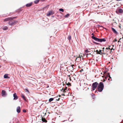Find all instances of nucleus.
I'll use <instances>...</instances> for the list:
<instances>
[{
    "label": "nucleus",
    "mask_w": 123,
    "mask_h": 123,
    "mask_svg": "<svg viewBox=\"0 0 123 123\" xmlns=\"http://www.w3.org/2000/svg\"><path fill=\"white\" fill-rule=\"evenodd\" d=\"M104 85L102 82H100L98 85L97 89L99 92H101L104 89Z\"/></svg>",
    "instance_id": "obj_1"
},
{
    "label": "nucleus",
    "mask_w": 123,
    "mask_h": 123,
    "mask_svg": "<svg viewBox=\"0 0 123 123\" xmlns=\"http://www.w3.org/2000/svg\"><path fill=\"white\" fill-rule=\"evenodd\" d=\"M92 38L96 41L100 42H105L106 41V39L105 38H98L95 37L93 36H92Z\"/></svg>",
    "instance_id": "obj_2"
},
{
    "label": "nucleus",
    "mask_w": 123,
    "mask_h": 123,
    "mask_svg": "<svg viewBox=\"0 0 123 123\" xmlns=\"http://www.w3.org/2000/svg\"><path fill=\"white\" fill-rule=\"evenodd\" d=\"M18 21H17L13 20H11L9 21L8 24L11 26H13L17 23Z\"/></svg>",
    "instance_id": "obj_3"
},
{
    "label": "nucleus",
    "mask_w": 123,
    "mask_h": 123,
    "mask_svg": "<svg viewBox=\"0 0 123 123\" xmlns=\"http://www.w3.org/2000/svg\"><path fill=\"white\" fill-rule=\"evenodd\" d=\"M98 84L97 82H95L93 83L92 85V90H94L98 86Z\"/></svg>",
    "instance_id": "obj_4"
},
{
    "label": "nucleus",
    "mask_w": 123,
    "mask_h": 123,
    "mask_svg": "<svg viewBox=\"0 0 123 123\" xmlns=\"http://www.w3.org/2000/svg\"><path fill=\"white\" fill-rule=\"evenodd\" d=\"M123 12V10L119 8L117 9L116 11V12L118 14H119L122 13Z\"/></svg>",
    "instance_id": "obj_5"
},
{
    "label": "nucleus",
    "mask_w": 123,
    "mask_h": 123,
    "mask_svg": "<svg viewBox=\"0 0 123 123\" xmlns=\"http://www.w3.org/2000/svg\"><path fill=\"white\" fill-rule=\"evenodd\" d=\"M17 17H15L10 18H8L4 19V21L6 22L10 20H13L16 18Z\"/></svg>",
    "instance_id": "obj_6"
},
{
    "label": "nucleus",
    "mask_w": 123,
    "mask_h": 123,
    "mask_svg": "<svg viewBox=\"0 0 123 123\" xmlns=\"http://www.w3.org/2000/svg\"><path fill=\"white\" fill-rule=\"evenodd\" d=\"M2 96L3 97H5L7 95V93L5 91L2 90L1 92Z\"/></svg>",
    "instance_id": "obj_7"
},
{
    "label": "nucleus",
    "mask_w": 123,
    "mask_h": 123,
    "mask_svg": "<svg viewBox=\"0 0 123 123\" xmlns=\"http://www.w3.org/2000/svg\"><path fill=\"white\" fill-rule=\"evenodd\" d=\"M80 55H79L78 57L77 56L76 58V60L77 62H80L81 60V57Z\"/></svg>",
    "instance_id": "obj_8"
},
{
    "label": "nucleus",
    "mask_w": 123,
    "mask_h": 123,
    "mask_svg": "<svg viewBox=\"0 0 123 123\" xmlns=\"http://www.w3.org/2000/svg\"><path fill=\"white\" fill-rule=\"evenodd\" d=\"M54 14V12L52 11H49L48 12V13L47 14V16H49L50 15H53Z\"/></svg>",
    "instance_id": "obj_9"
},
{
    "label": "nucleus",
    "mask_w": 123,
    "mask_h": 123,
    "mask_svg": "<svg viewBox=\"0 0 123 123\" xmlns=\"http://www.w3.org/2000/svg\"><path fill=\"white\" fill-rule=\"evenodd\" d=\"M32 4H33V3L32 2H31V3H29L26 4L25 5V6L27 7H30L32 5Z\"/></svg>",
    "instance_id": "obj_10"
},
{
    "label": "nucleus",
    "mask_w": 123,
    "mask_h": 123,
    "mask_svg": "<svg viewBox=\"0 0 123 123\" xmlns=\"http://www.w3.org/2000/svg\"><path fill=\"white\" fill-rule=\"evenodd\" d=\"M104 53H102V50H100L99 51V52L98 53V54L102 55L103 54H106V52H104Z\"/></svg>",
    "instance_id": "obj_11"
},
{
    "label": "nucleus",
    "mask_w": 123,
    "mask_h": 123,
    "mask_svg": "<svg viewBox=\"0 0 123 123\" xmlns=\"http://www.w3.org/2000/svg\"><path fill=\"white\" fill-rule=\"evenodd\" d=\"M16 111L18 113H19L20 112L21 109L20 106H18L17 107Z\"/></svg>",
    "instance_id": "obj_12"
},
{
    "label": "nucleus",
    "mask_w": 123,
    "mask_h": 123,
    "mask_svg": "<svg viewBox=\"0 0 123 123\" xmlns=\"http://www.w3.org/2000/svg\"><path fill=\"white\" fill-rule=\"evenodd\" d=\"M13 96L14 97V99H17L18 98V97L16 93H15L14 94Z\"/></svg>",
    "instance_id": "obj_13"
},
{
    "label": "nucleus",
    "mask_w": 123,
    "mask_h": 123,
    "mask_svg": "<svg viewBox=\"0 0 123 123\" xmlns=\"http://www.w3.org/2000/svg\"><path fill=\"white\" fill-rule=\"evenodd\" d=\"M41 119L42 121L44 122H47V121L45 118H43V117H42Z\"/></svg>",
    "instance_id": "obj_14"
},
{
    "label": "nucleus",
    "mask_w": 123,
    "mask_h": 123,
    "mask_svg": "<svg viewBox=\"0 0 123 123\" xmlns=\"http://www.w3.org/2000/svg\"><path fill=\"white\" fill-rule=\"evenodd\" d=\"M4 78L5 79H9L10 78V77L8 76L7 74H6L4 75Z\"/></svg>",
    "instance_id": "obj_15"
},
{
    "label": "nucleus",
    "mask_w": 123,
    "mask_h": 123,
    "mask_svg": "<svg viewBox=\"0 0 123 123\" xmlns=\"http://www.w3.org/2000/svg\"><path fill=\"white\" fill-rule=\"evenodd\" d=\"M21 97L23 99L25 100V101L26 100L25 97L24 96V95L22 94H21Z\"/></svg>",
    "instance_id": "obj_16"
},
{
    "label": "nucleus",
    "mask_w": 123,
    "mask_h": 123,
    "mask_svg": "<svg viewBox=\"0 0 123 123\" xmlns=\"http://www.w3.org/2000/svg\"><path fill=\"white\" fill-rule=\"evenodd\" d=\"M109 48H108V49H110L111 50V52H113L112 51V50H114V49H113V48H112V47L111 48V46H110L109 47Z\"/></svg>",
    "instance_id": "obj_17"
},
{
    "label": "nucleus",
    "mask_w": 123,
    "mask_h": 123,
    "mask_svg": "<svg viewBox=\"0 0 123 123\" xmlns=\"http://www.w3.org/2000/svg\"><path fill=\"white\" fill-rule=\"evenodd\" d=\"M8 28L6 26H5L3 27V29L4 30H7Z\"/></svg>",
    "instance_id": "obj_18"
},
{
    "label": "nucleus",
    "mask_w": 123,
    "mask_h": 123,
    "mask_svg": "<svg viewBox=\"0 0 123 123\" xmlns=\"http://www.w3.org/2000/svg\"><path fill=\"white\" fill-rule=\"evenodd\" d=\"M68 39L70 41L71 40V37L70 35H69L68 37Z\"/></svg>",
    "instance_id": "obj_19"
},
{
    "label": "nucleus",
    "mask_w": 123,
    "mask_h": 123,
    "mask_svg": "<svg viewBox=\"0 0 123 123\" xmlns=\"http://www.w3.org/2000/svg\"><path fill=\"white\" fill-rule=\"evenodd\" d=\"M54 98L57 101H59L60 100V98H58V96L55 97Z\"/></svg>",
    "instance_id": "obj_20"
},
{
    "label": "nucleus",
    "mask_w": 123,
    "mask_h": 123,
    "mask_svg": "<svg viewBox=\"0 0 123 123\" xmlns=\"http://www.w3.org/2000/svg\"><path fill=\"white\" fill-rule=\"evenodd\" d=\"M22 10V9L21 8H20L18 9L17 11V12L19 13Z\"/></svg>",
    "instance_id": "obj_21"
},
{
    "label": "nucleus",
    "mask_w": 123,
    "mask_h": 123,
    "mask_svg": "<svg viewBox=\"0 0 123 123\" xmlns=\"http://www.w3.org/2000/svg\"><path fill=\"white\" fill-rule=\"evenodd\" d=\"M39 0H36L34 1V3L36 4H37L39 2Z\"/></svg>",
    "instance_id": "obj_22"
},
{
    "label": "nucleus",
    "mask_w": 123,
    "mask_h": 123,
    "mask_svg": "<svg viewBox=\"0 0 123 123\" xmlns=\"http://www.w3.org/2000/svg\"><path fill=\"white\" fill-rule=\"evenodd\" d=\"M70 15V14H68L67 15H66L64 16V17L65 18H68Z\"/></svg>",
    "instance_id": "obj_23"
},
{
    "label": "nucleus",
    "mask_w": 123,
    "mask_h": 123,
    "mask_svg": "<svg viewBox=\"0 0 123 123\" xmlns=\"http://www.w3.org/2000/svg\"><path fill=\"white\" fill-rule=\"evenodd\" d=\"M54 99V98H50L49 100V102H51Z\"/></svg>",
    "instance_id": "obj_24"
},
{
    "label": "nucleus",
    "mask_w": 123,
    "mask_h": 123,
    "mask_svg": "<svg viewBox=\"0 0 123 123\" xmlns=\"http://www.w3.org/2000/svg\"><path fill=\"white\" fill-rule=\"evenodd\" d=\"M108 75L109 76V77L107 76V77H106L105 78L106 79L107 78H108V80H109L110 79V78H111V77L109 75Z\"/></svg>",
    "instance_id": "obj_25"
},
{
    "label": "nucleus",
    "mask_w": 123,
    "mask_h": 123,
    "mask_svg": "<svg viewBox=\"0 0 123 123\" xmlns=\"http://www.w3.org/2000/svg\"><path fill=\"white\" fill-rule=\"evenodd\" d=\"M24 90H25L26 92H27L29 93H30L29 91L28 90V89H25Z\"/></svg>",
    "instance_id": "obj_26"
},
{
    "label": "nucleus",
    "mask_w": 123,
    "mask_h": 123,
    "mask_svg": "<svg viewBox=\"0 0 123 123\" xmlns=\"http://www.w3.org/2000/svg\"><path fill=\"white\" fill-rule=\"evenodd\" d=\"M112 30L114 32V33H115V30L113 28H112Z\"/></svg>",
    "instance_id": "obj_27"
},
{
    "label": "nucleus",
    "mask_w": 123,
    "mask_h": 123,
    "mask_svg": "<svg viewBox=\"0 0 123 123\" xmlns=\"http://www.w3.org/2000/svg\"><path fill=\"white\" fill-rule=\"evenodd\" d=\"M62 91H63V92H66V90H63V88H62Z\"/></svg>",
    "instance_id": "obj_28"
},
{
    "label": "nucleus",
    "mask_w": 123,
    "mask_h": 123,
    "mask_svg": "<svg viewBox=\"0 0 123 123\" xmlns=\"http://www.w3.org/2000/svg\"><path fill=\"white\" fill-rule=\"evenodd\" d=\"M59 10L60 11H62V12H63V11H64L63 9L62 8L59 9Z\"/></svg>",
    "instance_id": "obj_29"
},
{
    "label": "nucleus",
    "mask_w": 123,
    "mask_h": 123,
    "mask_svg": "<svg viewBox=\"0 0 123 123\" xmlns=\"http://www.w3.org/2000/svg\"><path fill=\"white\" fill-rule=\"evenodd\" d=\"M121 24H119V25H118V26L120 29H121Z\"/></svg>",
    "instance_id": "obj_30"
},
{
    "label": "nucleus",
    "mask_w": 123,
    "mask_h": 123,
    "mask_svg": "<svg viewBox=\"0 0 123 123\" xmlns=\"http://www.w3.org/2000/svg\"><path fill=\"white\" fill-rule=\"evenodd\" d=\"M85 53H87L89 52V51L87 49H86L85 50Z\"/></svg>",
    "instance_id": "obj_31"
},
{
    "label": "nucleus",
    "mask_w": 123,
    "mask_h": 123,
    "mask_svg": "<svg viewBox=\"0 0 123 123\" xmlns=\"http://www.w3.org/2000/svg\"><path fill=\"white\" fill-rule=\"evenodd\" d=\"M106 51H107L106 50L105 51V50H102V53H104V52H106ZM106 53V54L107 53Z\"/></svg>",
    "instance_id": "obj_32"
},
{
    "label": "nucleus",
    "mask_w": 123,
    "mask_h": 123,
    "mask_svg": "<svg viewBox=\"0 0 123 123\" xmlns=\"http://www.w3.org/2000/svg\"><path fill=\"white\" fill-rule=\"evenodd\" d=\"M67 87H65V88L64 89H63V90H66V91H68L67 90Z\"/></svg>",
    "instance_id": "obj_33"
},
{
    "label": "nucleus",
    "mask_w": 123,
    "mask_h": 123,
    "mask_svg": "<svg viewBox=\"0 0 123 123\" xmlns=\"http://www.w3.org/2000/svg\"><path fill=\"white\" fill-rule=\"evenodd\" d=\"M23 111L24 112H26V110H23Z\"/></svg>",
    "instance_id": "obj_34"
},
{
    "label": "nucleus",
    "mask_w": 123,
    "mask_h": 123,
    "mask_svg": "<svg viewBox=\"0 0 123 123\" xmlns=\"http://www.w3.org/2000/svg\"><path fill=\"white\" fill-rule=\"evenodd\" d=\"M99 52V51H98V50H97L96 51V52H97V54H98V53Z\"/></svg>",
    "instance_id": "obj_35"
},
{
    "label": "nucleus",
    "mask_w": 123,
    "mask_h": 123,
    "mask_svg": "<svg viewBox=\"0 0 123 123\" xmlns=\"http://www.w3.org/2000/svg\"><path fill=\"white\" fill-rule=\"evenodd\" d=\"M76 76V75H74L72 76V77H73V78H74V77H75Z\"/></svg>",
    "instance_id": "obj_36"
},
{
    "label": "nucleus",
    "mask_w": 123,
    "mask_h": 123,
    "mask_svg": "<svg viewBox=\"0 0 123 123\" xmlns=\"http://www.w3.org/2000/svg\"><path fill=\"white\" fill-rule=\"evenodd\" d=\"M67 85H70V83L68 82L67 84Z\"/></svg>",
    "instance_id": "obj_37"
},
{
    "label": "nucleus",
    "mask_w": 123,
    "mask_h": 123,
    "mask_svg": "<svg viewBox=\"0 0 123 123\" xmlns=\"http://www.w3.org/2000/svg\"><path fill=\"white\" fill-rule=\"evenodd\" d=\"M95 43L97 45H98L99 44V43H98L96 42V43Z\"/></svg>",
    "instance_id": "obj_38"
},
{
    "label": "nucleus",
    "mask_w": 123,
    "mask_h": 123,
    "mask_svg": "<svg viewBox=\"0 0 123 123\" xmlns=\"http://www.w3.org/2000/svg\"><path fill=\"white\" fill-rule=\"evenodd\" d=\"M109 47H107L105 49H107V50H108V49H109Z\"/></svg>",
    "instance_id": "obj_39"
},
{
    "label": "nucleus",
    "mask_w": 123,
    "mask_h": 123,
    "mask_svg": "<svg viewBox=\"0 0 123 123\" xmlns=\"http://www.w3.org/2000/svg\"><path fill=\"white\" fill-rule=\"evenodd\" d=\"M115 39L113 40V42H115Z\"/></svg>",
    "instance_id": "obj_40"
},
{
    "label": "nucleus",
    "mask_w": 123,
    "mask_h": 123,
    "mask_svg": "<svg viewBox=\"0 0 123 123\" xmlns=\"http://www.w3.org/2000/svg\"><path fill=\"white\" fill-rule=\"evenodd\" d=\"M68 76L69 77V78H70V77H70V75H69Z\"/></svg>",
    "instance_id": "obj_41"
},
{
    "label": "nucleus",
    "mask_w": 123,
    "mask_h": 123,
    "mask_svg": "<svg viewBox=\"0 0 123 123\" xmlns=\"http://www.w3.org/2000/svg\"><path fill=\"white\" fill-rule=\"evenodd\" d=\"M69 79L70 80H71V77L69 78Z\"/></svg>",
    "instance_id": "obj_42"
},
{
    "label": "nucleus",
    "mask_w": 123,
    "mask_h": 123,
    "mask_svg": "<svg viewBox=\"0 0 123 123\" xmlns=\"http://www.w3.org/2000/svg\"><path fill=\"white\" fill-rule=\"evenodd\" d=\"M74 66V65H72V67L73 68V66Z\"/></svg>",
    "instance_id": "obj_43"
},
{
    "label": "nucleus",
    "mask_w": 123,
    "mask_h": 123,
    "mask_svg": "<svg viewBox=\"0 0 123 123\" xmlns=\"http://www.w3.org/2000/svg\"><path fill=\"white\" fill-rule=\"evenodd\" d=\"M45 0H41L42 1H45Z\"/></svg>",
    "instance_id": "obj_44"
},
{
    "label": "nucleus",
    "mask_w": 123,
    "mask_h": 123,
    "mask_svg": "<svg viewBox=\"0 0 123 123\" xmlns=\"http://www.w3.org/2000/svg\"><path fill=\"white\" fill-rule=\"evenodd\" d=\"M62 95H64V96H65V95L64 94H62Z\"/></svg>",
    "instance_id": "obj_45"
},
{
    "label": "nucleus",
    "mask_w": 123,
    "mask_h": 123,
    "mask_svg": "<svg viewBox=\"0 0 123 123\" xmlns=\"http://www.w3.org/2000/svg\"><path fill=\"white\" fill-rule=\"evenodd\" d=\"M94 35V34L93 33H92V35Z\"/></svg>",
    "instance_id": "obj_46"
},
{
    "label": "nucleus",
    "mask_w": 123,
    "mask_h": 123,
    "mask_svg": "<svg viewBox=\"0 0 123 123\" xmlns=\"http://www.w3.org/2000/svg\"><path fill=\"white\" fill-rule=\"evenodd\" d=\"M103 49L104 50L105 49V48L104 47L103 48Z\"/></svg>",
    "instance_id": "obj_47"
},
{
    "label": "nucleus",
    "mask_w": 123,
    "mask_h": 123,
    "mask_svg": "<svg viewBox=\"0 0 123 123\" xmlns=\"http://www.w3.org/2000/svg\"><path fill=\"white\" fill-rule=\"evenodd\" d=\"M116 34H117V33L116 31Z\"/></svg>",
    "instance_id": "obj_48"
},
{
    "label": "nucleus",
    "mask_w": 123,
    "mask_h": 123,
    "mask_svg": "<svg viewBox=\"0 0 123 123\" xmlns=\"http://www.w3.org/2000/svg\"><path fill=\"white\" fill-rule=\"evenodd\" d=\"M105 80H104L103 81V82Z\"/></svg>",
    "instance_id": "obj_49"
},
{
    "label": "nucleus",
    "mask_w": 123,
    "mask_h": 123,
    "mask_svg": "<svg viewBox=\"0 0 123 123\" xmlns=\"http://www.w3.org/2000/svg\"><path fill=\"white\" fill-rule=\"evenodd\" d=\"M93 43H96V42H93Z\"/></svg>",
    "instance_id": "obj_50"
},
{
    "label": "nucleus",
    "mask_w": 123,
    "mask_h": 123,
    "mask_svg": "<svg viewBox=\"0 0 123 123\" xmlns=\"http://www.w3.org/2000/svg\"><path fill=\"white\" fill-rule=\"evenodd\" d=\"M94 51L95 52H96V51H95V50Z\"/></svg>",
    "instance_id": "obj_51"
},
{
    "label": "nucleus",
    "mask_w": 123,
    "mask_h": 123,
    "mask_svg": "<svg viewBox=\"0 0 123 123\" xmlns=\"http://www.w3.org/2000/svg\"><path fill=\"white\" fill-rule=\"evenodd\" d=\"M116 42L117 41V40H116Z\"/></svg>",
    "instance_id": "obj_52"
},
{
    "label": "nucleus",
    "mask_w": 123,
    "mask_h": 123,
    "mask_svg": "<svg viewBox=\"0 0 123 123\" xmlns=\"http://www.w3.org/2000/svg\"><path fill=\"white\" fill-rule=\"evenodd\" d=\"M59 97H60V95H59Z\"/></svg>",
    "instance_id": "obj_53"
}]
</instances>
